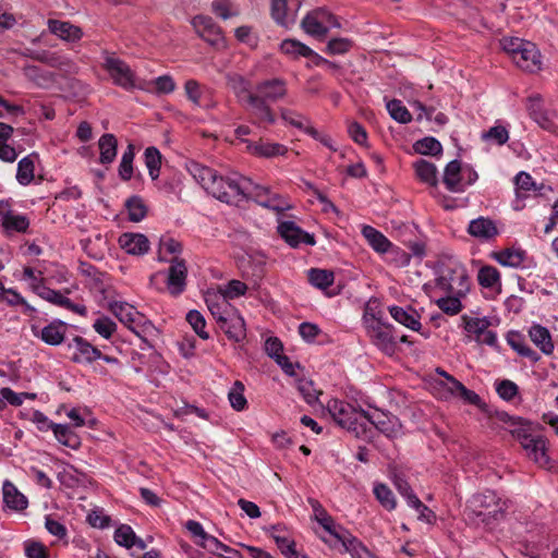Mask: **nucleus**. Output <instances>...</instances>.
Returning <instances> with one entry per match:
<instances>
[{
    "instance_id": "f257e3e1",
    "label": "nucleus",
    "mask_w": 558,
    "mask_h": 558,
    "mask_svg": "<svg viewBox=\"0 0 558 558\" xmlns=\"http://www.w3.org/2000/svg\"><path fill=\"white\" fill-rule=\"evenodd\" d=\"M507 501L496 492L486 489L472 495L466 501L465 514L476 525L493 529L505 518Z\"/></svg>"
},
{
    "instance_id": "f03ea898",
    "label": "nucleus",
    "mask_w": 558,
    "mask_h": 558,
    "mask_svg": "<svg viewBox=\"0 0 558 558\" xmlns=\"http://www.w3.org/2000/svg\"><path fill=\"white\" fill-rule=\"evenodd\" d=\"M287 95V83L282 78H271L259 82L250 97V114L258 123L274 124L276 116L268 101L276 102Z\"/></svg>"
},
{
    "instance_id": "7ed1b4c3",
    "label": "nucleus",
    "mask_w": 558,
    "mask_h": 558,
    "mask_svg": "<svg viewBox=\"0 0 558 558\" xmlns=\"http://www.w3.org/2000/svg\"><path fill=\"white\" fill-rule=\"evenodd\" d=\"M326 410L337 425L353 433L357 438H368L369 428L364 422L366 411L339 399L329 400Z\"/></svg>"
},
{
    "instance_id": "20e7f679",
    "label": "nucleus",
    "mask_w": 558,
    "mask_h": 558,
    "mask_svg": "<svg viewBox=\"0 0 558 558\" xmlns=\"http://www.w3.org/2000/svg\"><path fill=\"white\" fill-rule=\"evenodd\" d=\"M435 283L442 292L459 296H466L471 288V280L465 267L453 259L438 265Z\"/></svg>"
},
{
    "instance_id": "39448f33",
    "label": "nucleus",
    "mask_w": 558,
    "mask_h": 558,
    "mask_svg": "<svg viewBox=\"0 0 558 558\" xmlns=\"http://www.w3.org/2000/svg\"><path fill=\"white\" fill-rule=\"evenodd\" d=\"M363 322L372 343L387 355H392L397 349L395 326L383 320L381 313L372 312L367 305Z\"/></svg>"
},
{
    "instance_id": "423d86ee",
    "label": "nucleus",
    "mask_w": 558,
    "mask_h": 558,
    "mask_svg": "<svg viewBox=\"0 0 558 558\" xmlns=\"http://www.w3.org/2000/svg\"><path fill=\"white\" fill-rule=\"evenodd\" d=\"M301 27L306 34L323 38L327 35L330 27H340V23L331 12L325 8H318L304 16Z\"/></svg>"
},
{
    "instance_id": "0eeeda50",
    "label": "nucleus",
    "mask_w": 558,
    "mask_h": 558,
    "mask_svg": "<svg viewBox=\"0 0 558 558\" xmlns=\"http://www.w3.org/2000/svg\"><path fill=\"white\" fill-rule=\"evenodd\" d=\"M364 422H366L367 427L369 428L367 439L372 438L373 427L386 435L388 438H397L401 435V422L396 415L390 413L379 410L366 412Z\"/></svg>"
},
{
    "instance_id": "6e6552de",
    "label": "nucleus",
    "mask_w": 558,
    "mask_h": 558,
    "mask_svg": "<svg viewBox=\"0 0 558 558\" xmlns=\"http://www.w3.org/2000/svg\"><path fill=\"white\" fill-rule=\"evenodd\" d=\"M104 69L109 73L113 83L126 90L135 87V74L123 60L114 56H107Z\"/></svg>"
},
{
    "instance_id": "1a4fd4ad",
    "label": "nucleus",
    "mask_w": 558,
    "mask_h": 558,
    "mask_svg": "<svg viewBox=\"0 0 558 558\" xmlns=\"http://www.w3.org/2000/svg\"><path fill=\"white\" fill-rule=\"evenodd\" d=\"M33 291L41 299L64 307L73 313H76L81 316L87 315V308L83 304H75L69 298L64 296L60 291L50 289L43 281H38L37 283L32 284Z\"/></svg>"
},
{
    "instance_id": "9d476101",
    "label": "nucleus",
    "mask_w": 558,
    "mask_h": 558,
    "mask_svg": "<svg viewBox=\"0 0 558 558\" xmlns=\"http://www.w3.org/2000/svg\"><path fill=\"white\" fill-rule=\"evenodd\" d=\"M197 35L211 46L223 44V35L219 25L208 15H196L191 21Z\"/></svg>"
},
{
    "instance_id": "9b49d317",
    "label": "nucleus",
    "mask_w": 558,
    "mask_h": 558,
    "mask_svg": "<svg viewBox=\"0 0 558 558\" xmlns=\"http://www.w3.org/2000/svg\"><path fill=\"white\" fill-rule=\"evenodd\" d=\"M169 263L166 283L170 294L177 296L185 290L187 267L185 260L177 256L171 258Z\"/></svg>"
},
{
    "instance_id": "f8f14e48",
    "label": "nucleus",
    "mask_w": 558,
    "mask_h": 558,
    "mask_svg": "<svg viewBox=\"0 0 558 558\" xmlns=\"http://www.w3.org/2000/svg\"><path fill=\"white\" fill-rule=\"evenodd\" d=\"M526 456L541 468H549L550 458L547 453L546 438L541 435H531L526 441L521 444Z\"/></svg>"
},
{
    "instance_id": "ddd939ff",
    "label": "nucleus",
    "mask_w": 558,
    "mask_h": 558,
    "mask_svg": "<svg viewBox=\"0 0 558 558\" xmlns=\"http://www.w3.org/2000/svg\"><path fill=\"white\" fill-rule=\"evenodd\" d=\"M69 348L75 350L72 356L74 363L90 364L101 356V351L81 336H75Z\"/></svg>"
},
{
    "instance_id": "4468645a",
    "label": "nucleus",
    "mask_w": 558,
    "mask_h": 558,
    "mask_svg": "<svg viewBox=\"0 0 558 558\" xmlns=\"http://www.w3.org/2000/svg\"><path fill=\"white\" fill-rule=\"evenodd\" d=\"M32 331L35 337L46 344L57 347L64 341L66 324L60 319H54L41 329L33 326Z\"/></svg>"
},
{
    "instance_id": "2eb2a0df",
    "label": "nucleus",
    "mask_w": 558,
    "mask_h": 558,
    "mask_svg": "<svg viewBox=\"0 0 558 558\" xmlns=\"http://www.w3.org/2000/svg\"><path fill=\"white\" fill-rule=\"evenodd\" d=\"M0 219L8 231L24 233L29 227L28 218L25 215L14 213L8 201H0Z\"/></svg>"
},
{
    "instance_id": "dca6fc26",
    "label": "nucleus",
    "mask_w": 558,
    "mask_h": 558,
    "mask_svg": "<svg viewBox=\"0 0 558 558\" xmlns=\"http://www.w3.org/2000/svg\"><path fill=\"white\" fill-rule=\"evenodd\" d=\"M219 327L230 340L242 341L245 336V323L236 311L230 312L227 316H219Z\"/></svg>"
},
{
    "instance_id": "f3484780",
    "label": "nucleus",
    "mask_w": 558,
    "mask_h": 558,
    "mask_svg": "<svg viewBox=\"0 0 558 558\" xmlns=\"http://www.w3.org/2000/svg\"><path fill=\"white\" fill-rule=\"evenodd\" d=\"M526 109L531 118L544 130L556 132L557 125L550 119L549 113L543 108L542 98L538 95L527 98Z\"/></svg>"
},
{
    "instance_id": "a211bd4d",
    "label": "nucleus",
    "mask_w": 558,
    "mask_h": 558,
    "mask_svg": "<svg viewBox=\"0 0 558 558\" xmlns=\"http://www.w3.org/2000/svg\"><path fill=\"white\" fill-rule=\"evenodd\" d=\"M517 66L524 71L535 72L541 69V53L536 46L527 41L512 60Z\"/></svg>"
},
{
    "instance_id": "6ab92c4d",
    "label": "nucleus",
    "mask_w": 558,
    "mask_h": 558,
    "mask_svg": "<svg viewBox=\"0 0 558 558\" xmlns=\"http://www.w3.org/2000/svg\"><path fill=\"white\" fill-rule=\"evenodd\" d=\"M442 182L451 193H462L465 191L464 173H462L459 160L454 159L446 166Z\"/></svg>"
},
{
    "instance_id": "aec40b11",
    "label": "nucleus",
    "mask_w": 558,
    "mask_h": 558,
    "mask_svg": "<svg viewBox=\"0 0 558 558\" xmlns=\"http://www.w3.org/2000/svg\"><path fill=\"white\" fill-rule=\"evenodd\" d=\"M299 7L300 3H296L295 10H292L289 0H270V15L278 25L288 28L294 24Z\"/></svg>"
},
{
    "instance_id": "412c9836",
    "label": "nucleus",
    "mask_w": 558,
    "mask_h": 558,
    "mask_svg": "<svg viewBox=\"0 0 558 558\" xmlns=\"http://www.w3.org/2000/svg\"><path fill=\"white\" fill-rule=\"evenodd\" d=\"M388 312L397 323L404 327L417 332L421 330V315L412 306L401 307L392 305L388 307Z\"/></svg>"
},
{
    "instance_id": "4be33fe9",
    "label": "nucleus",
    "mask_w": 558,
    "mask_h": 558,
    "mask_svg": "<svg viewBox=\"0 0 558 558\" xmlns=\"http://www.w3.org/2000/svg\"><path fill=\"white\" fill-rule=\"evenodd\" d=\"M120 246L132 255H143L149 250V241L142 233L126 232L119 236Z\"/></svg>"
},
{
    "instance_id": "5701e85b",
    "label": "nucleus",
    "mask_w": 558,
    "mask_h": 558,
    "mask_svg": "<svg viewBox=\"0 0 558 558\" xmlns=\"http://www.w3.org/2000/svg\"><path fill=\"white\" fill-rule=\"evenodd\" d=\"M468 232L470 235L482 241H489L499 233L495 222L485 217H478L471 220L468 227Z\"/></svg>"
},
{
    "instance_id": "b1692460",
    "label": "nucleus",
    "mask_w": 558,
    "mask_h": 558,
    "mask_svg": "<svg viewBox=\"0 0 558 558\" xmlns=\"http://www.w3.org/2000/svg\"><path fill=\"white\" fill-rule=\"evenodd\" d=\"M253 185V182L248 178H240V179H233L228 177L227 180V194H228V201H223V203L232 204L236 201H240L242 198H248V195L251 194V186Z\"/></svg>"
},
{
    "instance_id": "393cba45",
    "label": "nucleus",
    "mask_w": 558,
    "mask_h": 558,
    "mask_svg": "<svg viewBox=\"0 0 558 558\" xmlns=\"http://www.w3.org/2000/svg\"><path fill=\"white\" fill-rule=\"evenodd\" d=\"M529 337L543 354L551 355L554 353L555 344L546 327L539 324L532 325L529 329Z\"/></svg>"
},
{
    "instance_id": "a878e982",
    "label": "nucleus",
    "mask_w": 558,
    "mask_h": 558,
    "mask_svg": "<svg viewBox=\"0 0 558 558\" xmlns=\"http://www.w3.org/2000/svg\"><path fill=\"white\" fill-rule=\"evenodd\" d=\"M228 86L232 89L239 102L250 112V97L254 96V92L251 90L250 82L246 81L242 75L230 74L227 76Z\"/></svg>"
},
{
    "instance_id": "bb28decb",
    "label": "nucleus",
    "mask_w": 558,
    "mask_h": 558,
    "mask_svg": "<svg viewBox=\"0 0 558 558\" xmlns=\"http://www.w3.org/2000/svg\"><path fill=\"white\" fill-rule=\"evenodd\" d=\"M507 342L519 355L536 363L539 361V354L525 343V337L520 331L511 330L507 333Z\"/></svg>"
},
{
    "instance_id": "cd10ccee",
    "label": "nucleus",
    "mask_w": 558,
    "mask_h": 558,
    "mask_svg": "<svg viewBox=\"0 0 558 558\" xmlns=\"http://www.w3.org/2000/svg\"><path fill=\"white\" fill-rule=\"evenodd\" d=\"M48 27L53 35L66 41H76L83 35L82 29L70 22L49 20Z\"/></svg>"
},
{
    "instance_id": "c85d7f7f",
    "label": "nucleus",
    "mask_w": 558,
    "mask_h": 558,
    "mask_svg": "<svg viewBox=\"0 0 558 558\" xmlns=\"http://www.w3.org/2000/svg\"><path fill=\"white\" fill-rule=\"evenodd\" d=\"M3 502L15 511H22L27 507V498L19 492L16 486L9 480L2 485Z\"/></svg>"
},
{
    "instance_id": "c756f323",
    "label": "nucleus",
    "mask_w": 558,
    "mask_h": 558,
    "mask_svg": "<svg viewBox=\"0 0 558 558\" xmlns=\"http://www.w3.org/2000/svg\"><path fill=\"white\" fill-rule=\"evenodd\" d=\"M514 185L517 199L513 204V209L521 210L524 204H521L520 201L525 197V192L537 191L538 189L532 175L525 171H521L514 177Z\"/></svg>"
},
{
    "instance_id": "7c9ffc66",
    "label": "nucleus",
    "mask_w": 558,
    "mask_h": 558,
    "mask_svg": "<svg viewBox=\"0 0 558 558\" xmlns=\"http://www.w3.org/2000/svg\"><path fill=\"white\" fill-rule=\"evenodd\" d=\"M362 235L365 238L368 245L377 253H387L392 246L388 238L372 226H363Z\"/></svg>"
},
{
    "instance_id": "2f4dec72",
    "label": "nucleus",
    "mask_w": 558,
    "mask_h": 558,
    "mask_svg": "<svg viewBox=\"0 0 558 558\" xmlns=\"http://www.w3.org/2000/svg\"><path fill=\"white\" fill-rule=\"evenodd\" d=\"M477 282L485 289L501 292V277L499 270L492 265H484L478 269Z\"/></svg>"
},
{
    "instance_id": "473e14b6",
    "label": "nucleus",
    "mask_w": 558,
    "mask_h": 558,
    "mask_svg": "<svg viewBox=\"0 0 558 558\" xmlns=\"http://www.w3.org/2000/svg\"><path fill=\"white\" fill-rule=\"evenodd\" d=\"M99 162L101 165H110L114 161L118 151L117 137L111 133H105L98 141Z\"/></svg>"
},
{
    "instance_id": "72a5a7b5",
    "label": "nucleus",
    "mask_w": 558,
    "mask_h": 558,
    "mask_svg": "<svg viewBox=\"0 0 558 558\" xmlns=\"http://www.w3.org/2000/svg\"><path fill=\"white\" fill-rule=\"evenodd\" d=\"M492 258L505 267L518 268L525 258V252L520 248H505L492 253Z\"/></svg>"
},
{
    "instance_id": "f704fd0d",
    "label": "nucleus",
    "mask_w": 558,
    "mask_h": 558,
    "mask_svg": "<svg viewBox=\"0 0 558 558\" xmlns=\"http://www.w3.org/2000/svg\"><path fill=\"white\" fill-rule=\"evenodd\" d=\"M108 308L125 326H131L134 317L142 318V314L126 302H110Z\"/></svg>"
},
{
    "instance_id": "c9c22d12",
    "label": "nucleus",
    "mask_w": 558,
    "mask_h": 558,
    "mask_svg": "<svg viewBox=\"0 0 558 558\" xmlns=\"http://www.w3.org/2000/svg\"><path fill=\"white\" fill-rule=\"evenodd\" d=\"M247 149L253 155L265 158L283 156L288 151V148L284 145L269 142L248 143Z\"/></svg>"
},
{
    "instance_id": "e433bc0d",
    "label": "nucleus",
    "mask_w": 558,
    "mask_h": 558,
    "mask_svg": "<svg viewBox=\"0 0 558 558\" xmlns=\"http://www.w3.org/2000/svg\"><path fill=\"white\" fill-rule=\"evenodd\" d=\"M448 390L451 395L460 397L464 402L473 405H480L481 397L473 390L468 389L461 381L452 376H448Z\"/></svg>"
},
{
    "instance_id": "4c0bfd02",
    "label": "nucleus",
    "mask_w": 558,
    "mask_h": 558,
    "mask_svg": "<svg viewBox=\"0 0 558 558\" xmlns=\"http://www.w3.org/2000/svg\"><path fill=\"white\" fill-rule=\"evenodd\" d=\"M251 194L248 195V198H254L257 204H259L263 207L276 210V211H282L286 209L284 206H280L277 203V197H269L268 196V189L254 184L251 186Z\"/></svg>"
},
{
    "instance_id": "58836bf2",
    "label": "nucleus",
    "mask_w": 558,
    "mask_h": 558,
    "mask_svg": "<svg viewBox=\"0 0 558 558\" xmlns=\"http://www.w3.org/2000/svg\"><path fill=\"white\" fill-rule=\"evenodd\" d=\"M416 177L424 183L432 186H436L438 183L437 179V167L425 159H418L413 163Z\"/></svg>"
},
{
    "instance_id": "ea45409f",
    "label": "nucleus",
    "mask_w": 558,
    "mask_h": 558,
    "mask_svg": "<svg viewBox=\"0 0 558 558\" xmlns=\"http://www.w3.org/2000/svg\"><path fill=\"white\" fill-rule=\"evenodd\" d=\"M280 113L282 120L289 123L290 125L299 130H303L305 133L313 136L314 138H318V132L313 126H306V119L302 114L287 108H281Z\"/></svg>"
},
{
    "instance_id": "a19ab883",
    "label": "nucleus",
    "mask_w": 558,
    "mask_h": 558,
    "mask_svg": "<svg viewBox=\"0 0 558 558\" xmlns=\"http://www.w3.org/2000/svg\"><path fill=\"white\" fill-rule=\"evenodd\" d=\"M189 173L205 189L209 181L214 178L216 170L201 165L197 161L190 160L186 162Z\"/></svg>"
},
{
    "instance_id": "79ce46f5",
    "label": "nucleus",
    "mask_w": 558,
    "mask_h": 558,
    "mask_svg": "<svg viewBox=\"0 0 558 558\" xmlns=\"http://www.w3.org/2000/svg\"><path fill=\"white\" fill-rule=\"evenodd\" d=\"M296 388L304 401L313 407L319 403L318 397L323 393L320 390H317L314 386V381L306 378H300L296 380Z\"/></svg>"
},
{
    "instance_id": "37998d69",
    "label": "nucleus",
    "mask_w": 558,
    "mask_h": 558,
    "mask_svg": "<svg viewBox=\"0 0 558 558\" xmlns=\"http://www.w3.org/2000/svg\"><path fill=\"white\" fill-rule=\"evenodd\" d=\"M278 232L290 246L298 247L300 245L302 229L293 221H283L279 223Z\"/></svg>"
},
{
    "instance_id": "c03bdc74",
    "label": "nucleus",
    "mask_w": 558,
    "mask_h": 558,
    "mask_svg": "<svg viewBox=\"0 0 558 558\" xmlns=\"http://www.w3.org/2000/svg\"><path fill=\"white\" fill-rule=\"evenodd\" d=\"M145 165L151 180H157L161 167V154L155 146H149L144 151Z\"/></svg>"
},
{
    "instance_id": "a18cd8bd",
    "label": "nucleus",
    "mask_w": 558,
    "mask_h": 558,
    "mask_svg": "<svg viewBox=\"0 0 558 558\" xmlns=\"http://www.w3.org/2000/svg\"><path fill=\"white\" fill-rule=\"evenodd\" d=\"M308 280L312 286L320 290H326L333 283L335 275L330 270L311 268L308 270Z\"/></svg>"
},
{
    "instance_id": "49530a36",
    "label": "nucleus",
    "mask_w": 558,
    "mask_h": 558,
    "mask_svg": "<svg viewBox=\"0 0 558 558\" xmlns=\"http://www.w3.org/2000/svg\"><path fill=\"white\" fill-rule=\"evenodd\" d=\"M534 427L535 425L526 421L522 417H519L510 427L507 429L519 442L520 445L523 441H526V439L534 435Z\"/></svg>"
},
{
    "instance_id": "de8ad7c7",
    "label": "nucleus",
    "mask_w": 558,
    "mask_h": 558,
    "mask_svg": "<svg viewBox=\"0 0 558 558\" xmlns=\"http://www.w3.org/2000/svg\"><path fill=\"white\" fill-rule=\"evenodd\" d=\"M129 219L133 222L143 220L147 215V207L142 197L133 195L125 202Z\"/></svg>"
},
{
    "instance_id": "09e8293b",
    "label": "nucleus",
    "mask_w": 558,
    "mask_h": 558,
    "mask_svg": "<svg viewBox=\"0 0 558 558\" xmlns=\"http://www.w3.org/2000/svg\"><path fill=\"white\" fill-rule=\"evenodd\" d=\"M463 298L464 296L457 294L446 293V296L438 299L436 304L445 314L453 316L462 311L463 305L461 300Z\"/></svg>"
},
{
    "instance_id": "8fccbe9b",
    "label": "nucleus",
    "mask_w": 558,
    "mask_h": 558,
    "mask_svg": "<svg viewBox=\"0 0 558 558\" xmlns=\"http://www.w3.org/2000/svg\"><path fill=\"white\" fill-rule=\"evenodd\" d=\"M34 157L33 155L22 158L17 163L16 180L22 185L29 184L34 179Z\"/></svg>"
},
{
    "instance_id": "3c124183",
    "label": "nucleus",
    "mask_w": 558,
    "mask_h": 558,
    "mask_svg": "<svg viewBox=\"0 0 558 558\" xmlns=\"http://www.w3.org/2000/svg\"><path fill=\"white\" fill-rule=\"evenodd\" d=\"M342 546L352 558H372V553L368 548L351 533L344 538Z\"/></svg>"
},
{
    "instance_id": "603ef678",
    "label": "nucleus",
    "mask_w": 558,
    "mask_h": 558,
    "mask_svg": "<svg viewBox=\"0 0 558 558\" xmlns=\"http://www.w3.org/2000/svg\"><path fill=\"white\" fill-rule=\"evenodd\" d=\"M386 108L390 117L399 123L407 124L412 121V114L399 99L387 101Z\"/></svg>"
},
{
    "instance_id": "864d4df0",
    "label": "nucleus",
    "mask_w": 558,
    "mask_h": 558,
    "mask_svg": "<svg viewBox=\"0 0 558 558\" xmlns=\"http://www.w3.org/2000/svg\"><path fill=\"white\" fill-rule=\"evenodd\" d=\"M280 49L284 54L292 57L306 58L313 53V49L296 39H284L280 45Z\"/></svg>"
},
{
    "instance_id": "5fc2aeb1",
    "label": "nucleus",
    "mask_w": 558,
    "mask_h": 558,
    "mask_svg": "<svg viewBox=\"0 0 558 558\" xmlns=\"http://www.w3.org/2000/svg\"><path fill=\"white\" fill-rule=\"evenodd\" d=\"M414 150L421 155L437 156L442 153V146L435 137L427 136L418 140L413 145Z\"/></svg>"
},
{
    "instance_id": "6e6d98bb",
    "label": "nucleus",
    "mask_w": 558,
    "mask_h": 558,
    "mask_svg": "<svg viewBox=\"0 0 558 558\" xmlns=\"http://www.w3.org/2000/svg\"><path fill=\"white\" fill-rule=\"evenodd\" d=\"M374 495L379 504L388 511L395 510L397 506L396 497L392 490L385 484L374 486Z\"/></svg>"
},
{
    "instance_id": "4d7b16f0",
    "label": "nucleus",
    "mask_w": 558,
    "mask_h": 558,
    "mask_svg": "<svg viewBox=\"0 0 558 558\" xmlns=\"http://www.w3.org/2000/svg\"><path fill=\"white\" fill-rule=\"evenodd\" d=\"M51 430L59 442L66 447L75 448L78 444L76 435L70 426L63 424H53Z\"/></svg>"
},
{
    "instance_id": "13d9d810",
    "label": "nucleus",
    "mask_w": 558,
    "mask_h": 558,
    "mask_svg": "<svg viewBox=\"0 0 558 558\" xmlns=\"http://www.w3.org/2000/svg\"><path fill=\"white\" fill-rule=\"evenodd\" d=\"M227 180L228 177L218 175L217 171L214 173V178L209 181L205 190L209 192L214 197L223 202L228 201L227 194Z\"/></svg>"
},
{
    "instance_id": "bf43d9fd",
    "label": "nucleus",
    "mask_w": 558,
    "mask_h": 558,
    "mask_svg": "<svg viewBox=\"0 0 558 558\" xmlns=\"http://www.w3.org/2000/svg\"><path fill=\"white\" fill-rule=\"evenodd\" d=\"M181 242L177 241L172 236L163 235L159 240L158 259L160 262H168L163 254H180L182 252Z\"/></svg>"
},
{
    "instance_id": "052dcab7",
    "label": "nucleus",
    "mask_w": 558,
    "mask_h": 558,
    "mask_svg": "<svg viewBox=\"0 0 558 558\" xmlns=\"http://www.w3.org/2000/svg\"><path fill=\"white\" fill-rule=\"evenodd\" d=\"M482 140L501 146L508 142L509 131L504 125L496 124L482 134Z\"/></svg>"
},
{
    "instance_id": "680f3d73",
    "label": "nucleus",
    "mask_w": 558,
    "mask_h": 558,
    "mask_svg": "<svg viewBox=\"0 0 558 558\" xmlns=\"http://www.w3.org/2000/svg\"><path fill=\"white\" fill-rule=\"evenodd\" d=\"M462 319L465 322L464 328L469 333L475 336V340H477L483 333L488 330L490 325L489 320L486 317L483 318H468L466 316H462Z\"/></svg>"
},
{
    "instance_id": "e2e57ef3",
    "label": "nucleus",
    "mask_w": 558,
    "mask_h": 558,
    "mask_svg": "<svg viewBox=\"0 0 558 558\" xmlns=\"http://www.w3.org/2000/svg\"><path fill=\"white\" fill-rule=\"evenodd\" d=\"M186 320L193 330L204 340L209 338L208 332L205 330L206 322L204 316L196 310H191L186 314Z\"/></svg>"
},
{
    "instance_id": "0e129e2a",
    "label": "nucleus",
    "mask_w": 558,
    "mask_h": 558,
    "mask_svg": "<svg viewBox=\"0 0 558 558\" xmlns=\"http://www.w3.org/2000/svg\"><path fill=\"white\" fill-rule=\"evenodd\" d=\"M243 392H244V385L239 380H236L233 384V387L229 391V395H228L229 401L231 403V407L236 411H242L246 407L247 402H246V399H245Z\"/></svg>"
},
{
    "instance_id": "69168bd1",
    "label": "nucleus",
    "mask_w": 558,
    "mask_h": 558,
    "mask_svg": "<svg viewBox=\"0 0 558 558\" xmlns=\"http://www.w3.org/2000/svg\"><path fill=\"white\" fill-rule=\"evenodd\" d=\"M278 548L287 558H298V551L295 549V543L289 538L286 534H271Z\"/></svg>"
},
{
    "instance_id": "338daca9",
    "label": "nucleus",
    "mask_w": 558,
    "mask_h": 558,
    "mask_svg": "<svg viewBox=\"0 0 558 558\" xmlns=\"http://www.w3.org/2000/svg\"><path fill=\"white\" fill-rule=\"evenodd\" d=\"M94 330L105 339H110L117 330V324L107 316L97 318L93 324Z\"/></svg>"
},
{
    "instance_id": "774afa93",
    "label": "nucleus",
    "mask_w": 558,
    "mask_h": 558,
    "mask_svg": "<svg viewBox=\"0 0 558 558\" xmlns=\"http://www.w3.org/2000/svg\"><path fill=\"white\" fill-rule=\"evenodd\" d=\"M496 391L502 400L511 401L519 393V387L510 379H502L496 384Z\"/></svg>"
}]
</instances>
